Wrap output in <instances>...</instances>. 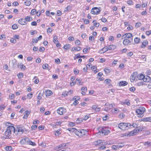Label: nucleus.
Segmentation results:
<instances>
[{"instance_id": "12", "label": "nucleus", "mask_w": 151, "mask_h": 151, "mask_svg": "<svg viewBox=\"0 0 151 151\" xmlns=\"http://www.w3.org/2000/svg\"><path fill=\"white\" fill-rule=\"evenodd\" d=\"M137 74V73H134L133 75L131 76L130 78V80L131 82H132L134 81L135 78L136 77V75Z\"/></svg>"}, {"instance_id": "23", "label": "nucleus", "mask_w": 151, "mask_h": 151, "mask_svg": "<svg viewBox=\"0 0 151 151\" xmlns=\"http://www.w3.org/2000/svg\"><path fill=\"white\" fill-rule=\"evenodd\" d=\"M136 129L137 130V132H138L140 131H142L144 130H145V128L143 127V126H139L137 127L136 128Z\"/></svg>"}, {"instance_id": "8", "label": "nucleus", "mask_w": 151, "mask_h": 151, "mask_svg": "<svg viewBox=\"0 0 151 151\" xmlns=\"http://www.w3.org/2000/svg\"><path fill=\"white\" fill-rule=\"evenodd\" d=\"M7 130L10 131L11 133V131H14V133L16 134H18V133H15L16 132H17V129H15L14 127L13 126H12L11 125L8 126L7 127Z\"/></svg>"}, {"instance_id": "44", "label": "nucleus", "mask_w": 151, "mask_h": 151, "mask_svg": "<svg viewBox=\"0 0 151 151\" xmlns=\"http://www.w3.org/2000/svg\"><path fill=\"white\" fill-rule=\"evenodd\" d=\"M57 36H55L53 37V42L55 44L56 46H57Z\"/></svg>"}, {"instance_id": "25", "label": "nucleus", "mask_w": 151, "mask_h": 151, "mask_svg": "<svg viewBox=\"0 0 151 151\" xmlns=\"http://www.w3.org/2000/svg\"><path fill=\"white\" fill-rule=\"evenodd\" d=\"M141 121L145 122H151V117H146L142 119H141Z\"/></svg>"}, {"instance_id": "18", "label": "nucleus", "mask_w": 151, "mask_h": 151, "mask_svg": "<svg viewBox=\"0 0 151 151\" xmlns=\"http://www.w3.org/2000/svg\"><path fill=\"white\" fill-rule=\"evenodd\" d=\"M148 43V42L147 40H144L142 42V45L141 46V47L142 48H144L145 47V46L147 45V44Z\"/></svg>"}, {"instance_id": "33", "label": "nucleus", "mask_w": 151, "mask_h": 151, "mask_svg": "<svg viewBox=\"0 0 151 151\" xmlns=\"http://www.w3.org/2000/svg\"><path fill=\"white\" fill-rule=\"evenodd\" d=\"M134 41L136 44H138L140 41V39L138 37H136L134 39Z\"/></svg>"}, {"instance_id": "19", "label": "nucleus", "mask_w": 151, "mask_h": 151, "mask_svg": "<svg viewBox=\"0 0 151 151\" xmlns=\"http://www.w3.org/2000/svg\"><path fill=\"white\" fill-rule=\"evenodd\" d=\"M128 84V82L126 81H122L119 82V86H124Z\"/></svg>"}, {"instance_id": "11", "label": "nucleus", "mask_w": 151, "mask_h": 151, "mask_svg": "<svg viewBox=\"0 0 151 151\" xmlns=\"http://www.w3.org/2000/svg\"><path fill=\"white\" fill-rule=\"evenodd\" d=\"M137 133H138L137 130L134 129L132 131L130 132L129 134H128L127 136H130L135 135Z\"/></svg>"}, {"instance_id": "14", "label": "nucleus", "mask_w": 151, "mask_h": 151, "mask_svg": "<svg viewBox=\"0 0 151 151\" xmlns=\"http://www.w3.org/2000/svg\"><path fill=\"white\" fill-rule=\"evenodd\" d=\"M18 22L19 24L21 25H24L27 24V23L24 19L21 18L19 19Z\"/></svg>"}, {"instance_id": "51", "label": "nucleus", "mask_w": 151, "mask_h": 151, "mask_svg": "<svg viewBox=\"0 0 151 151\" xmlns=\"http://www.w3.org/2000/svg\"><path fill=\"white\" fill-rule=\"evenodd\" d=\"M14 98V94H12L11 95H9V98L11 99H12Z\"/></svg>"}, {"instance_id": "57", "label": "nucleus", "mask_w": 151, "mask_h": 151, "mask_svg": "<svg viewBox=\"0 0 151 151\" xmlns=\"http://www.w3.org/2000/svg\"><path fill=\"white\" fill-rule=\"evenodd\" d=\"M129 90L133 92L135 90V88L134 87H132L130 88Z\"/></svg>"}, {"instance_id": "47", "label": "nucleus", "mask_w": 151, "mask_h": 151, "mask_svg": "<svg viewBox=\"0 0 151 151\" xmlns=\"http://www.w3.org/2000/svg\"><path fill=\"white\" fill-rule=\"evenodd\" d=\"M37 78V76H35L34 77V79H35V80L34 81V82L36 84L38 83L39 82V80L38 79H36V78Z\"/></svg>"}, {"instance_id": "10", "label": "nucleus", "mask_w": 151, "mask_h": 151, "mask_svg": "<svg viewBox=\"0 0 151 151\" xmlns=\"http://www.w3.org/2000/svg\"><path fill=\"white\" fill-rule=\"evenodd\" d=\"M4 135L6 136V138H10L11 137V133L10 131H9V130H7V129H6L4 133Z\"/></svg>"}, {"instance_id": "15", "label": "nucleus", "mask_w": 151, "mask_h": 151, "mask_svg": "<svg viewBox=\"0 0 151 151\" xmlns=\"http://www.w3.org/2000/svg\"><path fill=\"white\" fill-rule=\"evenodd\" d=\"M66 146V144H61V145H60L59 147H58V149H59L57 150V151H64V150H62L63 148Z\"/></svg>"}, {"instance_id": "29", "label": "nucleus", "mask_w": 151, "mask_h": 151, "mask_svg": "<svg viewBox=\"0 0 151 151\" xmlns=\"http://www.w3.org/2000/svg\"><path fill=\"white\" fill-rule=\"evenodd\" d=\"M105 48V47L104 48H103L101 50H99L98 52L101 54H102L108 51V50L107 49L106 50H105L104 49Z\"/></svg>"}, {"instance_id": "9", "label": "nucleus", "mask_w": 151, "mask_h": 151, "mask_svg": "<svg viewBox=\"0 0 151 151\" xmlns=\"http://www.w3.org/2000/svg\"><path fill=\"white\" fill-rule=\"evenodd\" d=\"M25 142L28 143L29 144L32 146H35L36 145V144L34 142H32L31 140H29L28 138H26L23 139Z\"/></svg>"}, {"instance_id": "20", "label": "nucleus", "mask_w": 151, "mask_h": 151, "mask_svg": "<svg viewBox=\"0 0 151 151\" xmlns=\"http://www.w3.org/2000/svg\"><path fill=\"white\" fill-rule=\"evenodd\" d=\"M101 143H102V142L101 141V140H97L94 142V145L96 146H99L100 145H101V144H101Z\"/></svg>"}, {"instance_id": "17", "label": "nucleus", "mask_w": 151, "mask_h": 151, "mask_svg": "<svg viewBox=\"0 0 151 151\" xmlns=\"http://www.w3.org/2000/svg\"><path fill=\"white\" fill-rule=\"evenodd\" d=\"M116 48V46L115 45H109L108 47H106V49L108 50H114Z\"/></svg>"}, {"instance_id": "22", "label": "nucleus", "mask_w": 151, "mask_h": 151, "mask_svg": "<svg viewBox=\"0 0 151 151\" xmlns=\"http://www.w3.org/2000/svg\"><path fill=\"white\" fill-rule=\"evenodd\" d=\"M87 88L86 87H83L81 88L82 94L83 95H85L86 94V91H87Z\"/></svg>"}, {"instance_id": "61", "label": "nucleus", "mask_w": 151, "mask_h": 151, "mask_svg": "<svg viewBox=\"0 0 151 151\" xmlns=\"http://www.w3.org/2000/svg\"><path fill=\"white\" fill-rule=\"evenodd\" d=\"M38 41V40L37 39H32V43H34V42H35V43H37Z\"/></svg>"}, {"instance_id": "41", "label": "nucleus", "mask_w": 151, "mask_h": 151, "mask_svg": "<svg viewBox=\"0 0 151 151\" xmlns=\"http://www.w3.org/2000/svg\"><path fill=\"white\" fill-rule=\"evenodd\" d=\"M76 96H75L73 98V100H75L73 104L75 105L77 104L78 103V101L76 100Z\"/></svg>"}, {"instance_id": "59", "label": "nucleus", "mask_w": 151, "mask_h": 151, "mask_svg": "<svg viewBox=\"0 0 151 151\" xmlns=\"http://www.w3.org/2000/svg\"><path fill=\"white\" fill-rule=\"evenodd\" d=\"M127 48H124L122 50H121V52L122 53H124L126 52L127 51Z\"/></svg>"}, {"instance_id": "13", "label": "nucleus", "mask_w": 151, "mask_h": 151, "mask_svg": "<svg viewBox=\"0 0 151 151\" xmlns=\"http://www.w3.org/2000/svg\"><path fill=\"white\" fill-rule=\"evenodd\" d=\"M65 111V109L62 108H59L57 109V113L60 115H62Z\"/></svg>"}, {"instance_id": "58", "label": "nucleus", "mask_w": 151, "mask_h": 151, "mask_svg": "<svg viewBox=\"0 0 151 151\" xmlns=\"http://www.w3.org/2000/svg\"><path fill=\"white\" fill-rule=\"evenodd\" d=\"M104 71L106 73H109L110 71L109 69H108L106 68H104Z\"/></svg>"}, {"instance_id": "7", "label": "nucleus", "mask_w": 151, "mask_h": 151, "mask_svg": "<svg viewBox=\"0 0 151 151\" xmlns=\"http://www.w3.org/2000/svg\"><path fill=\"white\" fill-rule=\"evenodd\" d=\"M124 40L123 41V44L125 46H128L129 45L131 42V40L128 39H124Z\"/></svg>"}, {"instance_id": "32", "label": "nucleus", "mask_w": 151, "mask_h": 151, "mask_svg": "<svg viewBox=\"0 0 151 151\" xmlns=\"http://www.w3.org/2000/svg\"><path fill=\"white\" fill-rule=\"evenodd\" d=\"M122 146H118L117 145H114L112 146V148L114 149V150H117L119 149V148L121 147Z\"/></svg>"}, {"instance_id": "36", "label": "nucleus", "mask_w": 151, "mask_h": 151, "mask_svg": "<svg viewBox=\"0 0 151 151\" xmlns=\"http://www.w3.org/2000/svg\"><path fill=\"white\" fill-rule=\"evenodd\" d=\"M83 121V119L81 118H78L76 120V123L77 124H79Z\"/></svg>"}, {"instance_id": "45", "label": "nucleus", "mask_w": 151, "mask_h": 151, "mask_svg": "<svg viewBox=\"0 0 151 151\" xmlns=\"http://www.w3.org/2000/svg\"><path fill=\"white\" fill-rule=\"evenodd\" d=\"M36 9H32L31 11V14L33 15H35V14H36Z\"/></svg>"}, {"instance_id": "37", "label": "nucleus", "mask_w": 151, "mask_h": 151, "mask_svg": "<svg viewBox=\"0 0 151 151\" xmlns=\"http://www.w3.org/2000/svg\"><path fill=\"white\" fill-rule=\"evenodd\" d=\"M76 129L73 128H68V130L70 132H74L75 133V131L76 130Z\"/></svg>"}, {"instance_id": "60", "label": "nucleus", "mask_w": 151, "mask_h": 151, "mask_svg": "<svg viewBox=\"0 0 151 151\" xmlns=\"http://www.w3.org/2000/svg\"><path fill=\"white\" fill-rule=\"evenodd\" d=\"M20 68L22 70H25L26 68L25 66L23 64L20 66Z\"/></svg>"}, {"instance_id": "50", "label": "nucleus", "mask_w": 151, "mask_h": 151, "mask_svg": "<svg viewBox=\"0 0 151 151\" xmlns=\"http://www.w3.org/2000/svg\"><path fill=\"white\" fill-rule=\"evenodd\" d=\"M32 96L33 94L31 93H29L27 95V97L29 99H31V98L32 97Z\"/></svg>"}, {"instance_id": "48", "label": "nucleus", "mask_w": 151, "mask_h": 151, "mask_svg": "<svg viewBox=\"0 0 151 151\" xmlns=\"http://www.w3.org/2000/svg\"><path fill=\"white\" fill-rule=\"evenodd\" d=\"M50 125L53 128H56V126H57V124L56 123H52Z\"/></svg>"}, {"instance_id": "3", "label": "nucleus", "mask_w": 151, "mask_h": 151, "mask_svg": "<svg viewBox=\"0 0 151 151\" xmlns=\"http://www.w3.org/2000/svg\"><path fill=\"white\" fill-rule=\"evenodd\" d=\"M99 129L100 130H101V131H99V132L102 133L104 135H107L110 132L109 130H105L103 128H102V127H99Z\"/></svg>"}, {"instance_id": "39", "label": "nucleus", "mask_w": 151, "mask_h": 151, "mask_svg": "<svg viewBox=\"0 0 151 151\" xmlns=\"http://www.w3.org/2000/svg\"><path fill=\"white\" fill-rule=\"evenodd\" d=\"M18 26L16 24H14L12 26V28L13 29H15L18 28Z\"/></svg>"}, {"instance_id": "62", "label": "nucleus", "mask_w": 151, "mask_h": 151, "mask_svg": "<svg viewBox=\"0 0 151 151\" xmlns=\"http://www.w3.org/2000/svg\"><path fill=\"white\" fill-rule=\"evenodd\" d=\"M99 23H94L93 24V25L94 27H99Z\"/></svg>"}, {"instance_id": "54", "label": "nucleus", "mask_w": 151, "mask_h": 151, "mask_svg": "<svg viewBox=\"0 0 151 151\" xmlns=\"http://www.w3.org/2000/svg\"><path fill=\"white\" fill-rule=\"evenodd\" d=\"M145 145H147L148 146H151V142H145L144 143Z\"/></svg>"}, {"instance_id": "5", "label": "nucleus", "mask_w": 151, "mask_h": 151, "mask_svg": "<svg viewBox=\"0 0 151 151\" xmlns=\"http://www.w3.org/2000/svg\"><path fill=\"white\" fill-rule=\"evenodd\" d=\"M132 35L131 33H127L123 35L122 37V39H127L132 38Z\"/></svg>"}, {"instance_id": "35", "label": "nucleus", "mask_w": 151, "mask_h": 151, "mask_svg": "<svg viewBox=\"0 0 151 151\" xmlns=\"http://www.w3.org/2000/svg\"><path fill=\"white\" fill-rule=\"evenodd\" d=\"M5 149L6 151H9L11 150L12 149V147L11 146H7L5 147Z\"/></svg>"}, {"instance_id": "16", "label": "nucleus", "mask_w": 151, "mask_h": 151, "mask_svg": "<svg viewBox=\"0 0 151 151\" xmlns=\"http://www.w3.org/2000/svg\"><path fill=\"white\" fill-rule=\"evenodd\" d=\"M143 80L144 82H148L150 81V77L148 76H145V78H144Z\"/></svg>"}, {"instance_id": "56", "label": "nucleus", "mask_w": 151, "mask_h": 151, "mask_svg": "<svg viewBox=\"0 0 151 151\" xmlns=\"http://www.w3.org/2000/svg\"><path fill=\"white\" fill-rule=\"evenodd\" d=\"M45 50V48L43 47H40L39 48V51L40 52H43Z\"/></svg>"}, {"instance_id": "2", "label": "nucleus", "mask_w": 151, "mask_h": 151, "mask_svg": "<svg viewBox=\"0 0 151 151\" xmlns=\"http://www.w3.org/2000/svg\"><path fill=\"white\" fill-rule=\"evenodd\" d=\"M145 110V109L143 107H140L138 109H136V112L138 116L142 117L143 116L142 114Z\"/></svg>"}, {"instance_id": "43", "label": "nucleus", "mask_w": 151, "mask_h": 151, "mask_svg": "<svg viewBox=\"0 0 151 151\" xmlns=\"http://www.w3.org/2000/svg\"><path fill=\"white\" fill-rule=\"evenodd\" d=\"M70 47V45L69 44L66 45L64 46L63 47V48L66 50H67Z\"/></svg>"}, {"instance_id": "52", "label": "nucleus", "mask_w": 151, "mask_h": 151, "mask_svg": "<svg viewBox=\"0 0 151 151\" xmlns=\"http://www.w3.org/2000/svg\"><path fill=\"white\" fill-rule=\"evenodd\" d=\"M48 66V65L47 64H44L42 66V68L44 69H45L47 68Z\"/></svg>"}, {"instance_id": "4", "label": "nucleus", "mask_w": 151, "mask_h": 151, "mask_svg": "<svg viewBox=\"0 0 151 151\" xmlns=\"http://www.w3.org/2000/svg\"><path fill=\"white\" fill-rule=\"evenodd\" d=\"M100 12V10L97 7H94L91 10V13L93 14H98Z\"/></svg>"}, {"instance_id": "38", "label": "nucleus", "mask_w": 151, "mask_h": 151, "mask_svg": "<svg viewBox=\"0 0 151 151\" xmlns=\"http://www.w3.org/2000/svg\"><path fill=\"white\" fill-rule=\"evenodd\" d=\"M71 6H68L66 8H65L64 12H67L68 11H70L71 9Z\"/></svg>"}, {"instance_id": "46", "label": "nucleus", "mask_w": 151, "mask_h": 151, "mask_svg": "<svg viewBox=\"0 0 151 151\" xmlns=\"http://www.w3.org/2000/svg\"><path fill=\"white\" fill-rule=\"evenodd\" d=\"M17 76L19 78H21L23 77V73H19Z\"/></svg>"}, {"instance_id": "31", "label": "nucleus", "mask_w": 151, "mask_h": 151, "mask_svg": "<svg viewBox=\"0 0 151 151\" xmlns=\"http://www.w3.org/2000/svg\"><path fill=\"white\" fill-rule=\"evenodd\" d=\"M25 21H26L27 22H30L32 20V18L29 16H27L25 17Z\"/></svg>"}, {"instance_id": "53", "label": "nucleus", "mask_w": 151, "mask_h": 151, "mask_svg": "<svg viewBox=\"0 0 151 151\" xmlns=\"http://www.w3.org/2000/svg\"><path fill=\"white\" fill-rule=\"evenodd\" d=\"M90 115V114H89L88 115H86L84 117V118L83 119V120H84L85 121L87 120L89 117Z\"/></svg>"}, {"instance_id": "63", "label": "nucleus", "mask_w": 151, "mask_h": 151, "mask_svg": "<svg viewBox=\"0 0 151 151\" xmlns=\"http://www.w3.org/2000/svg\"><path fill=\"white\" fill-rule=\"evenodd\" d=\"M81 57V55L79 54H77L76 55V57L74 58V59H76L77 58H80Z\"/></svg>"}, {"instance_id": "55", "label": "nucleus", "mask_w": 151, "mask_h": 151, "mask_svg": "<svg viewBox=\"0 0 151 151\" xmlns=\"http://www.w3.org/2000/svg\"><path fill=\"white\" fill-rule=\"evenodd\" d=\"M37 126L36 125H32L31 127V129L32 130H35L36 129H37Z\"/></svg>"}, {"instance_id": "49", "label": "nucleus", "mask_w": 151, "mask_h": 151, "mask_svg": "<svg viewBox=\"0 0 151 151\" xmlns=\"http://www.w3.org/2000/svg\"><path fill=\"white\" fill-rule=\"evenodd\" d=\"M141 23L140 22L136 23L135 24V26L137 28L138 27L140 26V25H141Z\"/></svg>"}, {"instance_id": "27", "label": "nucleus", "mask_w": 151, "mask_h": 151, "mask_svg": "<svg viewBox=\"0 0 151 151\" xmlns=\"http://www.w3.org/2000/svg\"><path fill=\"white\" fill-rule=\"evenodd\" d=\"M45 92L46 96H48L50 95L52 93V92L49 90L46 91Z\"/></svg>"}, {"instance_id": "1", "label": "nucleus", "mask_w": 151, "mask_h": 151, "mask_svg": "<svg viewBox=\"0 0 151 151\" xmlns=\"http://www.w3.org/2000/svg\"><path fill=\"white\" fill-rule=\"evenodd\" d=\"M131 126V125L130 123H121L118 124L119 128L122 130L128 129Z\"/></svg>"}, {"instance_id": "30", "label": "nucleus", "mask_w": 151, "mask_h": 151, "mask_svg": "<svg viewBox=\"0 0 151 151\" xmlns=\"http://www.w3.org/2000/svg\"><path fill=\"white\" fill-rule=\"evenodd\" d=\"M75 134L78 136L79 137H81V133L80 131H78L77 129H76V130L75 131Z\"/></svg>"}, {"instance_id": "40", "label": "nucleus", "mask_w": 151, "mask_h": 151, "mask_svg": "<svg viewBox=\"0 0 151 151\" xmlns=\"http://www.w3.org/2000/svg\"><path fill=\"white\" fill-rule=\"evenodd\" d=\"M24 4L26 6H29L31 4V2L29 1H28L27 0L24 2Z\"/></svg>"}, {"instance_id": "21", "label": "nucleus", "mask_w": 151, "mask_h": 151, "mask_svg": "<svg viewBox=\"0 0 151 151\" xmlns=\"http://www.w3.org/2000/svg\"><path fill=\"white\" fill-rule=\"evenodd\" d=\"M80 133L81 135V137L86 135L87 133V132L86 130L84 129H82L80 131Z\"/></svg>"}, {"instance_id": "42", "label": "nucleus", "mask_w": 151, "mask_h": 151, "mask_svg": "<svg viewBox=\"0 0 151 151\" xmlns=\"http://www.w3.org/2000/svg\"><path fill=\"white\" fill-rule=\"evenodd\" d=\"M68 94V91H65L63 92L62 94V96L64 97L67 96Z\"/></svg>"}, {"instance_id": "24", "label": "nucleus", "mask_w": 151, "mask_h": 151, "mask_svg": "<svg viewBox=\"0 0 151 151\" xmlns=\"http://www.w3.org/2000/svg\"><path fill=\"white\" fill-rule=\"evenodd\" d=\"M81 80L80 78H77L76 79V83L78 85H82V83L81 82Z\"/></svg>"}, {"instance_id": "34", "label": "nucleus", "mask_w": 151, "mask_h": 151, "mask_svg": "<svg viewBox=\"0 0 151 151\" xmlns=\"http://www.w3.org/2000/svg\"><path fill=\"white\" fill-rule=\"evenodd\" d=\"M17 130L16 132H21V133L20 134H22L24 132V130L23 129H22L21 128H17Z\"/></svg>"}, {"instance_id": "28", "label": "nucleus", "mask_w": 151, "mask_h": 151, "mask_svg": "<svg viewBox=\"0 0 151 151\" xmlns=\"http://www.w3.org/2000/svg\"><path fill=\"white\" fill-rule=\"evenodd\" d=\"M139 80H143L144 78H145V76L142 74L139 75L137 76Z\"/></svg>"}, {"instance_id": "64", "label": "nucleus", "mask_w": 151, "mask_h": 151, "mask_svg": "<svg viewBox=\"0 0 151 151\" xmlns=\"http://www.w3.org/2000/svg\"><path fill=\"white\" fill-rule=\"evenodd\" d=\"M68 40H69L70 41H73L74 40V37L72 36H70L68 38Z\"/></svg>"}, {"instance_id": "26", "label": "nucleus", "mask_w": 151, "mask_h": 151, "mask_svg": "<svg viewBox=\"0 0 151 151\" xmlns=\"http://www.w3.org/2000/svg\"><path fill=\"white\" fill-rule=\"evenodd\" d=\"M25 115L23 117L24 119H27L28 117L29 114L30 113V111L27 110L25 111Z\"/></svg>"}, {"instance_id": "6", "label": "nucleus", "mask_w": 151, "mask_h": 151, "mask_svg": "<svg viewBox=\"0 0 151 151\" xmlns=\"http://www.w3.org/2000/svg\"><path fill=\"white\" fill-rule=\"evenodd\" d=\"M105 105L106 107L104 108V110L106 111H108L110 109L113 108V104H110L108 103H106Z\"/></svg>"}]
</instances>
